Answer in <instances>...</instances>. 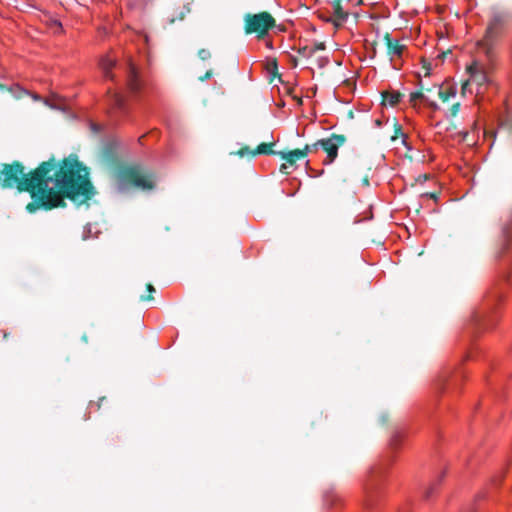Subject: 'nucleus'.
Returning <instances> with one entry per match:
<instances>
[{"mask_svg": "<svg viewBox=\"0 0 512 512\" xmlns=\"http://www.w3.org/2000/svg\"><path fill=\"white\" fill-rule=\"evenodd\" d=\"M310 47H313V55L319 51V50H324L325 49V45L323 43H315L313 45H311Z\"/></svg>", "mask_w": 512, "mask_h": 512, "instance_id": "obj_31", "label": "nucleus"}, {"mask_svg": "<svg viewBox=\"0 0 512 512\" xmlns=\"http://www.w3.org/2000/svg\"><path fill=\"white\" fill-rule=\"evenodd\" d=\"M507 23V16L501 13L494 14L491 18L487 29L484 40L482 42L483 49L487 60L492 61L495 59V52L493 49L494 41L501 35L504 27Z\"/></svg>", "mask_w": 512, "mask_h": 512, "instance_id": "obj_7", "label": "nucleus"}, {"mask_svg": "<svg viewBox=\"0 0 512 512\" xmlns=\"http://www.w3.org/2000/svg\"><path fill=\"white\" fill-rule=\"evenodd\" d=\"M493 61L488 60V65L483 64L479 60H474L469 66H467V72L469 78L462 84L461 92L465 95L467 92L472 93V86H476V93H483L487 84L489 83L488 71L493 66Z\"/></svg>", "mask_w": 512, "mask_h": 512, "instance_id": "obj_4", "label": "nucleus"}, {"mask_svg": "<svg viewBox=\"0 0 512 512\" xmlns=\"http://www.w3.org/2000/svg\"><path fill=\"white\" fill-rule=\"evenodd\" d=\"M272 145L273 144L262 143V144L258 145L256 150H251L249 147H244V148H241L238 152H236V154L239 155L240 157H244L246 155L254 157L258 154H265V155L278 154V152H275L271 149Z\"/></svg>", "mask_w": 512, "mask_h": 512, "instance_id": "obj_14", "label": "nucleus"}, {"mask_svg": "<svg viewBox=\"0 0 512 512\" xmlns=\"http://www.w3.org/2000/svg\"><path fill=\"white\" fill-rule=\"evenodd\" d=\"M404 439V433L401 430H395L389 440V446L391 449H397Z\"/></svg>", "mask_w": 512, "mask_h": 512, "instance_id": "obj_20", "label": "nucleus"}, {"mask_svg": "<svg viewBox=\"0 0 512 512\" xmlns=\"http://www.w3.org/2000/svg\"><path fill=\"white\" fill-rule=\"evenodd\" d=\"M294 150L289 152H278V155L284 160L282 165L280 166V172L283 174H290L296 168V162L301 161L302 159L298 156H294Z\"/></svg>", "mask_w": 512, "mask_h": 512, "instance_id": "obj_13", "label": "nucleus"}, {"mask_svg": "<svg viewBox=\"0 0 512 512\" xmlns=\"http://www.w3.org/2000/svg\"><path fill=\"white\" fill-rule=\"evenodd\" d=\"M459 110H460V103H455L449 108V110L447 112V116L454 117L458 114Z\"/></svg>", "mask_w": 512, "mask_h": 512, "instance_id": "obj_26", "label": "nucleus"}, {"mask_svg": "<svg viewBox=\"0 0 512 512\" xmlns=\"http://www.w3.org/2000/svg\"><path fill=\"white\" fill-rule=\"evenodd\" d=\"M346 142V137L340 134H332L326 139H320L314 143V146H319L326 153V158L323 163L329 165L335 161L338 156L339 148Z\"/></svg>", "mask_w": 512, "mask_h": 512, "instance_id": "obj_9", "label": "nucleus"}, {"mask_svg": "<svg viewBox=\"0 0 512 512\" xmlns=\"http://www.w3.org/2000/svg\"><path fill=\"white\" fill-rule=\"evenodd\" d=\"M211 76H212V71H211V70H208V71L204 74V76L200 77V80H201V81H206V80L210 79V78H211Z\"/></svg>", "mask_w": 512, "mask_h": 512, "instance_id": "obj_34", "label": "nucleus"}, {"mask_svg": "<svg viewBox=\"0 0 512 512\" xmlns=\"http://www.w3.org/2000/svg\"><path fill=\"white\" fill-rule=\"evenodd\" d=\"M126 83L132 94H138L142 89V80L139 77L137 68L133 63H128L126 67Z\"/></svg>", "mask_w": 512, "mask_h": 512, "instance_id": "obj_12", "label": "nucleus"}, {"mask_svg": "<svg viewBox=\"0 0 512 512\" xmlns=\"http://www.w3.org/2000/svg\"><path fill=\"white\" fill-rule=\"evenodd\" d=\"M318 147L319 146H314V144H312V145H308L307 144V145L304 146L303 149H296V150H294V154L293 155L294 156H298L302 160H304L310 152H312L314 150H317Z\"/></svg>", "mask_w": 512, "mask_h": 512, "instance_id": "obj_23", "label": "nucleus"}, {"mask_svg": "<svg viewBox=\"0 0 512 512\" xmlns=\"http://www.w3.org/2000/svg\"><path fill=\"white\" fill-rule=\"evenodd\" d=\"M392 463V457H386L378 464L371 467L364 482L365 505L367 508L373 506L382 493V485L386 478L388 469Z\"/></svg>", "mask_w": 512, "mask_h": 512, "instance_id": "obj_3", "label": "nucleus"}, {"mask_svg": "<svg viewBox=\"0 0 512 512\" xmlns=\"http://www.w3.org/2000/svg\"><path fill=\"white\" fill-rule=\"evenodd\" d=\"M0 186L30 192L34 199L26 206L30 213L40 207L61 206L65 197L89 199L94 194L86 168L77 161L67 160L60 165L53 160L43 162L31 175L25 174L19 163L4 164L0 170Z\"/></svg>", "mask_w": 512, "mask_h": 512, "instance_id": "obj_1", "label": "nucleus"}, {"mask_svg": "<svg viewBox=\"0 0 512 512\" xmlns=\"http://www.w3.org/2000/svg\"><path fill=\"white\" fill-rule=\"evenodd\" d=\"M272 65H273L275 68L277 67V63H276V61H275V60L273 61Z\"/></svg>", "mask_w": 512, "mask_h": 512, "instance_id": "obj_38", "label": "nucleus"}, {"mask_svg": "<svg viewBox=\"0 0 512 512\" xmlns=\"http://www.w3.org/2000/svg\"><path fill=\"white\" fill-rule=\"evenodd\" d=\"M107 104L109 112L114 115H124L127 112V104L124 96L118 91L108 88L107 90Z\"/></svg>", "mask_w": 512, "mask_h": 512, "instance_id": "obj_11", "label": "nucleus"}, {"mask_svg": "<svg viewBox=\"0 0 512 512\" xmlns=\"http://www.w3.org/2000/svg\"><path fill=\"white\" fill-rule=\"evenodd\" d=\"M337 497L335 495H327L326 496V503H329L331 506L334 505V500H336Z\"/></svg>", "mask_w": 512, "mask_h": 512, "instance_id": "obj_33", "label": "nucleus"}, {"mask_svg": "<svg viewBox=\"0 0 512 512\" xmlns=\"http://www.w3.org/2000/svg\"><path fill=\"white\" fill-rule=\"evenodd\" d=\"M360 4H362V0H331V16L327 21L335 27L342 26L348 18L350 8Z\"/></svg>", "mask_w": 512, "mask_h": 512, "instance_id": "obj_8", "label": "nucleus"}, {"mask_svg": "<svg viewBox=\"0 0 512 512\" xmlns=\"http://www.w3.org/2000/svg\"><path fill=\"white\" fill-rule=\"evenodd\" d=\"M119 190L125 191L131 187L140 188L143 190L152 189L154 181L143 174L138 166H131L123 168L118 175Z\"/></svg>", "mask_w": 512, "mask_h": 512, "instance_id": "obj_6", "label": "nucleus"}, {"mask_svg": "<svg viewBox=\"0 0 512 512\" xmlns=\"http://www.w3.org/2000/svg\"><path fill=\"white\" fill-rule=\"evenodd\" d=\"M383 38L390 64L394 69L399 70L402 66L403 56L407 51V46L399 39L393 38L389 33H386Z\"/></svg>", "mask_w": 512, "mask_h": 512, "instance_id": "obj_10", "label": "nucleus"}, {"mask_svg": "<svg viewBox=\"0 0 512 512\" xmlns=\"http://www.w3.org/2000/svg\"><path fill=\"white\" fill-rule=\"evenodd\" d=\"M90 128L93 131V133H99L102 130L101 125L97 123H90Z\"/></svg>", "mask_w": 512, "mask_h": 512, "instance_id": "obj_32", "label": "nucleus"}, {"mask_svg": "<svg viewBox=\"0 0 512 512\" xmlns=\"http://www.w3.org/2000/svg\"><path fill=\"white\" fill-rule=\"evenodd\" d=\"M190 12V8L187 5H181L177 7L173 13H171L167 20L169 23H175L176 21H182L185 16Z\"/></svg>", "mask_w": 512, "mask_h": 512, "instance_id": "obj_18", "label": "nucleus"}, {"mask_svg": "<svg viewBox=\"0 0 512 512\" xmlns=\"http://www.w3.org/2000/svg\"><path fill=\"white\" fill-rule=\"evenodd\" d=\"M298 53L305 58H310L313 56V47H310V46L301 47L298 49Z\"/></svg>", "mask_w": 512, "mask_h": 512, "instance_id": "obj_24", "label": "nucleus"}, {"mask_svg": "<svg viewBox=\"0 0 512 512\" xmlns=\"http://www.w3.org/2000/svg\"><path fill=\"white\" fill-rule=\"evenodd\" d=\"M147 290L150 294L148 296H141L142 301H149L153 299V296L151 294L155 292L154 286L152 284H148Z\"/></svg>", "mask_w": 512, "mask_h": 512, "instance_id": "obj_28", "label": "nucleus"}, {"mask_svg": "<svg viewBox=\"0 0 512 512\" xmlns=\"http://www.w3.org/2000/svg\"><path fill=\"white\" fill-rule=\"evenodd\" d=\"M384 102L388 103L391 106L397 105L403 98V94L399 91H386L382 94Z\"/></svg>", "mask_w": 512, "mask_h": 512, "instance_id": "obj_19", "label": "nucleus"}, {"mask_svg": "<svg viewBox=\"0 0 512 512\" xmlns=\"http://www.w3.org/2000/svg\"><path fill=\"white\" fill-rule=\"evenodd\" d=\"M7 90L16 98L20 99L25 95L29 94V91L24 89L19 84H13L10 87L7 88Z\"/></svg>", "mask_w": 512, "mask_h": 512, "instance_id": "obj_21", "label": "nucleus"}, {"mask_svg": "<svg viewBox=\"0 0 512 512\" xmlns=\"http://www.w3.org/2000/svg\"><path fill=\"white\" fill-rule=\"evenodd\" d=\"M406 512H409V511H406Z\"/></svg>", "mask_w": 512, "mask_h": 512, "instance_id": "obj_40", "label": "nucleus"}, {"mask_svg": "<svg viewBox=\"0 0 512 512\" xmlns=\"http://www.w3.org/2000/svg\"><path fill=\"white\" fill-rule=\"evenodd\" d=\"M198 56L202 60H207V59H209L211 57V53L207 49H200L198 51Z\"/></svg>", "mask_w": 512, "mask_h": 512, "instance_id": "obj_30", "label": "nucleus"}, {"mask_svg": "<svg viewBox=\"0 0 512 512\" xmlns=\"http://www.w3.org/2000/svg\"><path fill=\"white\" fill-rule=\"evenodd\" d=\"M457 93V88L454 84L445 82L439 85L438 95L443 102H447L451 98H454Z\"/></svg>", "mask_w": 512, "mask_h": 512, "instance_id": "obj_16", "label": "nucleus"}, {"mask_svg": "<svg viewBox=\"0 0 512 512\" xmlns=\"http://www.w3.org/2000/svg\"><path fill=\"white\" fill-rule=\"evenodd\" d=\"M399 136L402 137V141L406 145L407 135L402 131L401 126L396 125V127H395V134L391 137V139L392 140H396Z\"/></svg>", "mask_w": 512, "mask_h": 512, "instance_id": "obj_25", "label": "nucleus"}, {"mask_svg": "<svg viewBox=\"0 0 512 512\" xmlns=\"http://www.w3.org/2000/svg\"><path fill=\"white\" fill-rule=\"evenodd\" d=\"M266 47L269 49H273V45L271 41H266Z\"/></svg>", "mask_w": 512, "mask_h": 512, "instance_id": "obj_36", "label": "nucleus"}, {"mask_svg": "<svg viewBox=\"0 0 512 512\" xmlns=\"http://www.w3.org/2000/svg\"><path fill=\"white\" fill-rule=\"evenodd\" d=\"M418 100L423 101L429 108H431L434 111L439 109L438 104L435 101L430 100L427 96H425L424 93L419 92V91L411 92L410 93V97H409V101L412 104V106L415 107L416 106V102Z\"/></svg>", "mask_w": 512, "mask_h": 512, "instance_id": "obj_17", "label": "nucleus"}, {"mask_svg": "<svg viewBox=\"0 0 512 512\" xmlns=\"http://www.w3.org/2000/svg\"><path fill=\"white\" fill-rule=\"evenodd\" d=\"M28 95H29V96H31V97H32V99H33L34 101H43L46 105L53 107V106L49 103V100H48V99H43L40 95H38V94H36V93H31V92H29V94H28Z\"/></svg>", "mask_w": 512, "mask_h": 512, "instance_id": "obj_29", "label": "nucleus"}, {"mask_svg": "<svg viewBox=\"0 0 512 512\" xmlns=\"http://www.w3.org/2000/svg\"><path fill=\"white\" fill-rule=\"evenodd\" d=\"M0 88H1V89H4L5 87H4L3 85H1V84H0Z\"/></svg>", "mask_w": 512, "mask_h": 512, "instance_id": "obj_39", "label": "nucleus"}, {"mask_svg": "<svg viewBox=\"0 0 512 512\" xmlns=\"http://www.w3.org/2000/svg\"><path fill=\"white\" fill-rule=\"evenodd\" d=\"M53 23L59 30H62V24L59 21L55 20Z\"/></svg>", "mask_w": 512, "mask_h": 512, "instance_id": "obj_35", "label": "nucleus"}, {"mask_svg": "<svg viewBox=\"0 0 512 512\" xmlns=\"http://www.w3.org/2000/svg\"><path fill=\"white\" fill-rule=\"evenodd\" d=\"M105 400H106V398L102 397L97 402L91 401L90 404H89V409L90 410H99L101 408L102 402L105 401Z\"/></svg>", "mask_w": 512, "mask_h": 512, "instance_id": "obj_27", "label": "nucleus"}, {"mask_svg": "<svg viewBox=\"0 0 512 512\" xmlns=\"http://www.w3.org/2000/svg\"><path fill=\"white\" fill-rule=\"evenodd\" d=\"M292 63H293V66L296 67L297 66V61L295 58L292 59Z\"/></svg>", "mask_w": 512, "mask_h": 512, "instance_id": "obj_37", "label": "nucleus"}, {"mask_svg": "<svg viewBox=\"0 0 512 512\" xmlns=\"http://www.w3.org/2000/svg\"><path fill=\"white\" fill-rule=\"evenodd\" d=\"M99 65L103 72V76L106 79L114 81V75L112 73V69L116 66L115 59L110 57L109 55H106L101 58Z\"/></svg>", "mask_w": 512, "mask_h": 512, "instance_id": "obj_15", "label": "nucleus"}, {"mask_svg": "<svg viewBox=\"0 0 512 512\" xmlns=\"http://www.w3.org/2000/svg\"><path fill=\"white\" fill-rule=\"evenodd\" d=\"M444 476H445V472H442L441 475L438 477V479L435 480L433 483H431V485L426 489V491L424 492V498L426 500H429L432 497L437 486L439 485L441 480L444 478Z\"/></svg>", "mask_w": 512, "mask_h": 512, "instance_id": "obj_22", "label": "nucleus"}, {"mask_svg": "<svg viewBox=\"0 0 512 512\" xmlns=\"http://www.w3.org/2000/svg\"><path fill=\"white\" fill-rule=\"evenodd\" d=\"M504 285L512 287V273L506 276L504 284L488 291L480 308L472 315L471 325L477 331H486L496 325L499 319L497 308L503 300Z\"/></svg>", "mask_w": 512, "mask_h": 512, "instance_id": "obj_2", "label": "nucleus"}, {"mask_svg": "<svg viewBox=\"0 0 512 512\" xmlns=\"http://www.w3.org/2000/svg\"><path fill=\"white\" fill-rule=\"evenodd\" d=\"M276 26L275 18L268 12L247 13L244 16L246 34H256L257 39H265L269 30Z\"/></svg>", "mask_w": 512, "mask_h": 512, "instance_id": "obj_5", "label": "nucleus"}]
</instances>
